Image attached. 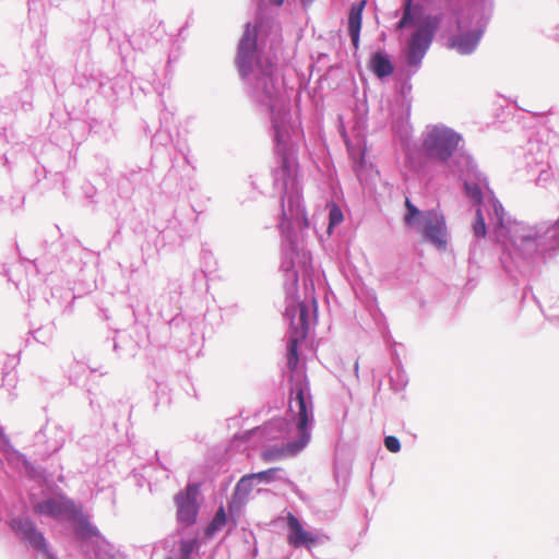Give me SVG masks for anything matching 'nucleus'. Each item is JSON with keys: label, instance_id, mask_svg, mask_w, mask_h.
Here are the masks:
<instances>
[{"label": "nucleus", "instance_id": "1", "mask_svg": "<svg viewBox=\"0 0 559 559\" xmlns=\"http://www.w3.org/2000/svg\"><path fill=\"white\" fill-rule=\"evenodd\" d=\"M289 411L297 418L298 433H310L308 426L312 420L313 404L307 382L298 381L292 386Z\"/></svg>", "mask_w": 559, "mask_h": 559}, {"label": "nucleus", "instance_id": "2", "mask_svg": "<svg viewBox=\"0 0 559 559\" xmlns=\"http://www.w3.org/2000/svg\"><path fill=\"white\" fill-rule=\"evenodd\" d=\"M33 510L36 514L50 516L56 520L74 521L81 515L80 509L75 503L63 495L44 499L35 503Z\"/></svg>", "mask_w": 559, "mask_h": 559}, {"label": "nucleus", "instance_id": "3", "mask_svg": "<svg viewBox=\"0 0 559 559\" xmlns=\"http://www.w3.org/2000/svg\"><path fill=\"white\" fill-rule=\"evenodd\" d=\"M438 17L427 16L424 20L423 25L412 35L407 49V58L409 64L417 66L421 61L431 43L433 33L438 28Z\"/></svg>", "mask_w": 559, "mask_h": 559}, {"label": "nucleus", "instance_id": "4", "mask_svg": "<svg viewBox=\"0 0 559 559\" xmlns=\"http://www.w3.org/2000/svg\"><path fill=\"white\" fill-rule=\"evenodd\" d=\"M460 136L445 128L435 127L427 134L424 146L429 155L447 159L459 145Z\"/></svg>", "mask_w": 559, "mask_h": 559}, {"label": "nucleus", "instance_id": "5", "mask_svg": "<svg viewBox=\"0 0 559 559\" xmlns=\"http://www.w3.org/2000/svg\"><path fill=\"white\" fill-rule=\"evenodd\" d=\"M424 237L438 250H444L448 245L447 224L443 214L437 211H427L421 214Z\"/></svg>", "mask_w": 559, "mask_h": 559}, {"label": "nucleus", "instance_id": "6", "mask_svg": "<svg viewBox=\"0 0 559 559\" xmlns=\"http://www.w3.org/2000/svg\"><path fill=\"white\" fill-rule=\"evenodd\" d=\"M199 492V485L190 484L186 487L185 491L179 492L175 497L177 504V518L181 523L187 525L194 523L199 510L197 502Z\"/></svg>", "mask_w": 559, "mask_h": 559}, {"label": "nucleus", "instance_id": "7", "mask_svg": "<svg viewBox=\"0 0 559 559\" xmlns=\"http://www.w3.org/2000/svg\"><path fill=\"white\" fill-rule=\"evenodd\" d=\"M497 235L498 237H509L515 246L535 242L539 237V233L535 227L516 222L504 226L502 219L499 222Z\"/></svg>", "mask_w": 559, "mask_h": 559}, {"label": "nucleus", "instance_id": "8", "mask_svg": "<svg viewBox=\"0 0 559 559\" xmlns=\"http://www.w3.org/2000/svg\"><path fill=\"white\" fill-rule=\"evenodd\" d=\"M255 39L250 37L249 33H247L242 37L238 49V67L243 75L250 73L253 70L254 64L261 68L265 73L271 71V69H263L262 66H260L259 61L255 59Z\"/></svg>", "mask_w": 559, "mask_h": 559}, {"label": "nucleus", "instance_id": "9", "mask_svg": "<svg viewBox=\"0 0 559 559\" xmlns=\"http://www.w3.org/2000/svg\"><path fill=\"white\" fill-rule=\"evenodd\" d=\"M12 530L22 539L27 540L34 548L38 550H46V540L41 532H39L35 524L28 519L13 520L11 523Z\"/></svg>", "mask_w": 559, "mask_h": 559}, {"label": "nucleus", "instance_id": "10", "mask_svg": "<svg viewBox=\"0 0 559 559\" xmlns=\"http://www.w3.org/2000/svg\"><path fill=\"white\" fill-rule=\"evenodd\" d=\"M310 440V433H298V439L294 440L292 442H288L287 444L280 447V448H271L262 452L261 456L264 461L271 462L281 460L287 456H295L298 454L301 450L305 449V447L308 444Z\"/></svg>", "mask_w": 559, "mask_h": 559}, {"label": "nucleus", "instance_id": "11", "mask_svg": "<svg viewBox=\"0 0 559 559\" xmlns=\"http://www.w3.org/2000/svg\"><path fill=\"white\" fill-rule=\"evenodd\" d=\"M287 525L289 528L288 543L294 547L306 546L310 548L316 544V538L304 530L299 520L292 513L287 515Z\"/></svg>", "mask_w": 559, "mask_h": 559}, {"label": "nucleus", "instance_id": "12", "mask_svg": "<svg viewBox=\"0 0 559 559\" xmlns=\"http://www.w3.org/2000/svg\"><path fill=\"white\" fill-rule=\"evenodd\" d=\"M367 4L366 0H360L350 7L348 14V33L355 49L359 48V36L362 24V11Z\"/></svg>", "mask_w": 559, "mask_h": 559}, {"label": "nucleus", "instance_id": "13", "mask_svg": "<svg viewBox=\"0 0 559 559\" xmlns=\"http://www.w3.org/2000/svg\"><path fill=\"white\" fill-rule=\"evenodd\" d=\"M369 68L380 79L391 75L394 71V67L389 57L381 51L371 56Z\"/></svg>", "mask_w": 559, "mask_h": 559}, {"label": "nucleus", "instance_id": "14", "mask_svg": "<svg viewBox=\"0 0 559 559\" xmlns=\"http://www.w3.org/2000/svg\"><path fill=\"white\" fill-rule=\"evenodd\" d=\"M478 43V37L472 34H465L457 36L452 40V47L455 48L460 53H471Z\"/></svg>", "mask_w": 559, "mask_h": 559}, {"label": "nucleus", "instance_id": "15", "mask_svg": "<svg viewBox=\"0 0 559 559\" xmlns=\"http://www.w3.org/2000/svg\"><path fill=\"white\" fill-rule=\"evenodd\" d=\"M299 311V326L296 328L295 336H299L300 338H306L308 329H309V309L307 305L300 304L298 306Z\"/></svg>", "mask_w": 559, "mask_h": 559}, {"label": "nucleus", "instance_id": "16", "mask_svg": "<svg viewBox=\"0 0 559 559\" xmlns=\"http://www.w3.org/2000/svg\"><path fill=\"white\" fill-rule=\"evenodd\" d=\"M299 336H292L288 343L287 365L290 370H295L298 366V340Z\"/></svg>", "mask_w": 559, "mask_h": 559}, {"label": "nucleus", "instance_id": "17", "mask_svg": "<svg viewBox=\"0 0 559 559\" xmlns=\"http://www.w3.org/2000/svg\"><path fill=\"white\" fill-rule=\"evenodd\" d=\"M226 524V513L224 507H221L215 513L212 522L209 524L206 528V535L212 536L218 530H221Z\"/></svg>", "mask_w": 559, "mask_h": 559}, {"label": "nucleus", "instance_id": "18", "mask_svg": "<svg viewBox=\"0 0 559 559\" xmlns=\"http://www.w3.org/2000/svg\"><path fill=\"white\" fill-rule=\"evenodd\" d=\"M413 0H404L403 3V15L396 27L399 29L405 28L413 23Z\"/></svg>", "mask_w": 559, "mask_h": 559}, {"label": "nucleus", "instance_id": "19", "mask_svg": "<svg viewBox=\"0 0 559 559\" xmlns=\"http://www.w3.org/2000/svg\"><path fill=\"white\" fill-rule=\"evenodd\" d=\"M197 538L182 539L179 545V558L189 559L192 551L197 548Z\"/></svg>", "mask_w": 559, "mask_h": 559}, {"label": "nucleus", "instance_id": "20", "mask_svg": "<svg viewBox=\"0 0 559 559\" xmlns=\"http://www.w3.org/2000/svg\"><path fill=\"white\" fill-rule=\"evenodd\" d=\"M465 192L475 204L480 205L483 202V193L477 183H465Z\"/></svg>", "mask_w": 559, "mask_h": 559}, {"label": "nucleus", "instance_id": "21", "mask_svg": "<svg viewBox=\"0 0 559 559\" xmlns=\"http://www.w3.org/2000/svg\"><path fill=\"white\" fill-rule=\"evenodd\" d=\"M473 231L476 237L483 238L486 236V224L480 207L476 210V221L473 226Z\"/></svg>", "mask_w": 559, "mask_h": 559}, {"label": "nucleus", "instance_id": "22", "mask_svg": "<svg viewBox=\"0 0 559 559\" xmlns=\"http://www.w3.org/2000/svg\"><path fill=\"white\" fill-rule=\"evenodd\" d=\"M254 478L255 475L253 474L243 476L236 486V492L247 496L252 489V480Z\"/></svg>", "mask_w": 559, "mask_h": 559}, {"label": "nucleus", "instance_id": "23", "mask_svg": "<svg viewBox=\"0 0 559 559\" xmlns=\"http://www.w3.org/2000/svg\"><path fill=\"white\" fill-rule=\"evenodd\" d=\"M405 206H406V210H407V213H406V215L404 217L405 224L406 225H412L414 219L416 218V216H418L420 214V212L411 202V200L408 198H406V200H405Z\"/></svg>", "mask_w": 559, "mask_h": 559}, {"label": "nucleus", "instance_id": "24", "mask_svg": "<svg viewBox=\"0 0 559 559\" xmlns=\"http://www.w3.org/2000/svg\"><path fill=\"white\" fill-rule=\"evenodd\" d=\"M329 218H330V227L329 228H331L335 225H338L343 221V213H342L341 209L338 206H336L335 204H333L330 210Z\"/></svg>", "mask_w": 559, "mask_h": 559}, {"label": "nucleus", "instance_id": "25", "mask_svg": "<svg viewBox=\"0 0 559 559\" xmlns=\"http://www.w3.org/2000/svg\"><path fill=\"white\" fill-rule=\"evenodd\" d=\"M384 445L388 451L392 453H397L401 450V443L399 439L394 436H388L384 438Z\"/></svg>", "mask_w": 559, "mask_h": 559}, {"label": "nucleus", "instance_id": "26", "mask_svg": "<svg viewBox=\"0 0 559 559\" xmlns=\"http://www.w3.org/2000/svg\"><path fill=\"white\" fill-rule=\"evenodd\" d=\"M280 471L278 467H274V468H270V469H266V471H263V472H260V473H257L254 474L255 475V478H262V479H266V480H270V479H273V475Z\"/></svg>", "mask_w": 559, "mask_h": 559}, {"label": "nucleus", "instance_id": "27", "mask_svg": "<svg viewBox=\"0 0 559 559\" xmlns=\"http://www.w3.org/2000/svg\"><path fill=\"white\" fill-rule=\"evenodd\" d=\"M82 528L86 531L85 535H93L95 534L93 527L90 525V523L86 520L82 521Z\"/></svg>", "mask_w": 559, "mask_h": 559}, {"label": "nucleus", "instance_id": "28", "mask_svg": "<svg viewBox=\"0 0 559 559\" xmlns=\"http://www.w3.org/2000/svg\"><path fill=\"white\" fill-rule=\"evenodd\" d=\"M277 4H282L283 0H276Z\"/></svg>", "mask_w": 559, "mask_h": 559}]
</instances>
